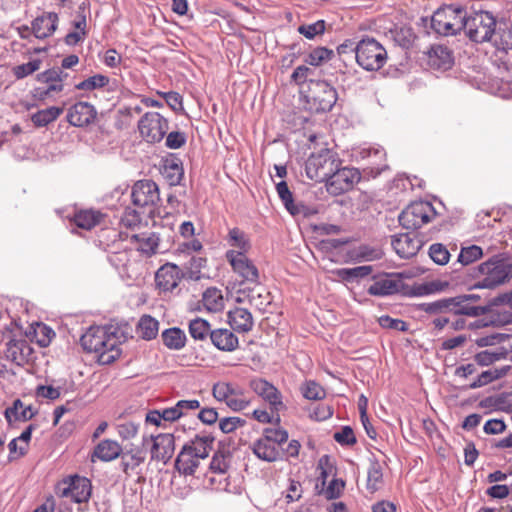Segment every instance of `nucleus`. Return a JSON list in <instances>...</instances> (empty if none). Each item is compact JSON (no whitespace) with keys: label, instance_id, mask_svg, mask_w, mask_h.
<instances>
[{"label":"nucleus","instance_id":"obj_1","mask_svg":"<svg viewBox=\"0 0 512 512\" xmlns=\"http://www.w3.org/2000/svg\"><path fill=\"white\" fill-rule=\"evenodd\" d=\"M214 438L205 436H196L186 443L180 450L175 460V468L184 476L194 475L200 465L201 460H205L212 449Z\"/></svg>","mask_w":512,"mask_h":512},{"label":"nucleus","instance_id":"obj_2","mask_svg":"<svg viewBox=\"0 0 512 512\" xmlns=\"http://www.w3.org/2000/svg\"><path fill=\"white\" fill-rule=\"evenodd\" d=\"M80 341L84 350L98 354L102 363H111L119 356L118 338L103 327L88 329Z\"/></svg>","mask_w":512,"mask_h":512},{"label":"nucleus","instance_id":"obj_3","mask_svg":"<svg viewBox=\"0 0 512 512\" xmlns=\"http://www.w3.org/2000/svg\"><path fill=\"white\" fill-rule=\"evenodd\" d=\"M479 276H483V279L475 283L473 288H495L512 277V264L501 255H495L473 269L472 277Z\"/></svg>","mask_w":512,"mask_h":512},{"label":"nucleus","instance_id":"obj_4","mask_svg":"<svg viewBox=\"0 0 512 512\" xmlns=\"http://www.w3.org/2000/svg\"><path fill=\"white\" fill-rule=\"evenodd\" d=\"M444 301L445 298H441L431 302L420 303L417 305V308L426 314L430 324L437 331H442L446 327H449L452 331L464 330L467 327V321L464 318L466 315L440 309L439 304Z\"/></svg>","mask_w":512,"mask_h":512},{"label":"nucleus","instance_id":"obj_5","mask_svg":"<svg viewBox=\"0 0 512 512\" xmlns=\"http://www.w3.org/2000/svg\"><path fill=\"white\" fill-rule=\"evenodd\" d=\"M340 164L337 153L328 148H323L318 152H313L308 157L305 163L306 175L316 182H328L333 173L336 172V167Z\"/></svg>","mask_w":512,"mask_h":512},{"label":"nucleus","instance_id":"obj_6","mask_svg":"<svg viewBox=\"0 0 512 512\" xmlns=\"http://www.w3.org/2000/svg\"><path fill=\"white\" fill-rule=\"evenodd\" d=\"M465 26L463 30L466 36L473 42L484 43L492 40L496 34V19L488 11H479L470 14H464Z\"/></svg>","mask_w":512,"mask_h":512},{"label":"nucleus","instance_id":"obj_7","mask_svg":"<svg viewBox=\"0 0 512 512\" xmlns=\"http://www.w3.org/2000/svg\"><path fill=\"white\" fill-rule=\"evenodd\" d=\"M351 52L355 54L356 62L367 71L381 69L387 60L385 48L374 38H364L357 43Z\"/></svg>","mask_w":512,"mask_h":512},{"label":"nucleus","instance_id":"obj_8","mask_svg":"<svg viewBox=\"0 0 512 512\" xmlns=\"http://www.w3.org/2000/svg\"><path fill=\"white\" fill-rule=\"evenodd\" d=\"M465 10L460 6L447 5L437 9L431 18V27L439 35H457L463 30Z\"/></svg>","mask_w":512,"mask_h":512},{"label":"nucleus","instance_id":"obj_9","mask_svg":"<svg viewBox=\"0 0 512 512\" xmlns=\"http://www.w3.org/2000/svg\"><path fill=\"white\" fill-rule=\"evenodd\" d=\"M436 216L433 205L427 201L413 202L399 215V222L405 229L416 230L429 223Z\"/></svg>","mask_w":512,"mask_h":512},{"label":"nucleus","instance_id":"obj_10","mask_svg":"<svg viewBox=\"0 0 512 512\" xmlns=\"http://www.w3.org/2000/svg\"><path fill=\"white\" fill-rule=\"evenodd\" d=\"M213 397L224 402L231 410L235 412L242 411L250 405V400L244 397V391L238 385L219 381L212 387Z\"/></svg>","mask_w":512,"mask_h":512},{"label":"nucleus","instance_id":"obj_11","mask_svg":"<svg viewBox=\"0 0 512 512\" xmlns=\"http://www.w3.org/2000/svg\"><path fill=\"white\" fill-rule=\"evenodd\" d=\"M168 129V120L158 112H147L138 121L140 136L148 143L160 142Z\"/></svg>","mask_w":512,"mask_h":512},{"label":"nucleus","instance_id":"obj_12","mask_svg":"<svg viewBox=\"0 0 512 512\" xmlns=\"http://www.w3.org/2000/svg\"><path fill=\"white\" fill-rule=\"evenodd\" d=\"M479 300L480 296L477 294H461L454 297H445V301L439 306L440 309L447 312L465 314L467 317H479L488 312V307L472 304Z\"/></svg>","mask_w":512,"mask_h":512},{"label":"nucleus","instance_id":"obj_13","mask_svg":"<svg viewBox=\"0 0 512 512\" xmlns=\"http://www.w3.org/2000/svg\"><path fill=\"white\" fill-rule=\"evenodd\" d=\"M142 444L146 448L150 446L151 461L168 463L175 451V438L171 433H160L158 435H144Z\"/></svg>","mask_w":512,"mask_h":512},{"label":"nucleus","instance_id":"obj_14","mask_svg":"<svg viewBox=\"0 0 512 512\" xmlns=\"http://www.w3.org/2000/svg\"><path fill=\"white\" fill-rule=\"evenodd\" d=\"M308 102L316 112H326L332 109L337 101L336 90L326 81H310Z\"/></svg>","mask_w":512,"mask_h":512},{"label":"nucleus","instance_id":"obj_15","mask_svg":"<svg viewBox=\"0 0 512 512\" xmlns=\"http://www.w3.org/2000/svg\"><path fill=\"white\" fill-rule=\"evenodd\" d=\"M131 197L139 209H151L160 201L159 188L152 180H139L132 187Z\"/></svg>","mask_w":512,"mask_h":512},{"label":"nucleus","instance_id":"obj_16","mask_svg":"<svg viewBox=\"0 0 512 512\" xmlns=\"http://www.w3.org/2000/svg\"><path fill=\"white\" fill-rule=\"evenodd\" d=\"M226 259L230 263L233 271L242 279L243 282L251 284L259 283V271L252 260L242 252H235L234 249L226 252Z\"/></svg>","mask_w":512,"mask_h":512},{"label":"nucleus","instance_id":"obj_17","mask_svg":"<svg viewBox=\"0 0 512 512\" xmlns=\"http://www.w3.org/2000/svg\"><path fill=\"white\" fill-rule=\"evenodd\" d=\"M56 493L60 497L71 498L75 503L86 502L91 494V483L85 477L75 476L70 481L59 483Z\"/></svg>","mask_w":512,"mask_h":512},{"label":"nucleus","instance_id":"obj_18","mask_svg":"<svg viewBox=\"0 0 512 512\" xmlns=\"http://www.w3.org/2000/svg\"><path fill=\"white\" fill-rule=\"evenodd\" d=\"M249 387L269 404L271 411L279 412L285 409L282 394L272 383L263 378H254L250 380Z\"/></svg>","mask_w":512,"mask_h":512},{"label":"nucleus","instance_id":"obj_19","mask_svg":"<svg viewBox=\"0 0 512 512\" xmlns=\"http://www.w3.org/2000/svg\"><path fill=\"white\" fill-rule=\"evenodd\" d=\"M360 180V172L352 167H336V172L333 173L327 182L328 190L335 195H339L351 190Z\"/></svg>","mask_w":512,"mask_h":512},{"label":"nucleus","instance_id":"obj_20","mask_svg":"<svg viewBox=\"0 0 512 512\" xmlns=\"http://www.w3.org/2000/svg\"><path fill=\"white\" fill-rule=\"evenodd\" d=\"M391 245L399 257L409 259L418 253L422 241L415 233L406 232L393 235Z\"/></svg>","mask_w":512,"mask_h":512},{"label":"nucleus","instance_id":"obj_21","mask_svg":"<svg viewBox=\"0 0 512 512\" xmlns=\"http://www.w3.org/2000/svg\"><path fill=\"white\" fill-rule=\"evenodd\" d=\"M96 116L97 111L95 107L88 102L81 101L69 108L66 118L75 127H85L93 123Z\"/></svg>","mask_w":512,"mask_h":512},{"label":"nucleus","instance_id":"obj_22","mask_svg":"<svg viewBox=\"0 0 512 512\" xmlns=\"http://www.w3.org/2000/svg\"><path fill=\"white\" fill-rule=\"evenodd\" d=\"M32 353V347L24 338L11 339L6 344L5 356L7 360L15 363L18 366H23L26 364L29 361Z\"/></svg>","mask_w":512,"mask_h":512},{"label":"nucleus","instance_id":"obj_23","mask_svg":"<svg viewBox=\"0 0 512 512\" xmlns=\"http://www.w3.org/2000/svg\"><path fill=\"white\" fill-rule=\"evenodd\" d=\"M180 280V269L177 265L172 263H166L161 266L155 275L157 287L164 292L175 289Z\"/></svg>","mask_w":512,"mask_h":512},{"label":"nucleus","instance_id":"obj_24","mask_svg":"<svg viewBox=\"0 0 512 512\" xmlns=\"http://www.w3.org/2000/svg\"><path fill=\"white\" fill-rule=\"evenodd\" d=\"M58 15L54 12H44L32 21V33L37 39L50 37L57 29Z\"/></svg>","mask_w":512,"mask_h":512},{"label":"nucleus","instance_id":"obj_25","mask_svg":"<svg viewBox=\"0 0 512 512\" xmlns=\"http://www.w3.org/2000/svg\"><path fill=\"white\" fill-rule=\"evenodd\" d=\"M121 462L122 471L130 476L131 472L135 471L146 459V449L141 443V446L132 445L130 448L122 450Z\"/></svg>","mask_w":512,"mask_h":512},{"label":"nucleus","instance_id":"obj_26","mask_svg":"<svg viewBox=\"0 0 512 512\" xmlns=\"http://www.w3.org/2000/svg\"><path fill=\"white\" fill-rule=\"evenodd\" d=\"M230 327L239 333H247L252 330L254 320L249 310L236 307L227 314Z\"/></svg>","mask_w":512,"mask_h":512},{"label":"nucleus","instance_id":"obj_27","mask_svg":"<svg viewBox=\"0 0 512 512\" xmlns=\"http://www.w3.org/2000/svg\"><path fill=\"white\" fill-rule=\"evenodd\" d=\"M59 68L48 69L37 75V80L47 85L45 90L41 92L43 95H49L63 90V81L67 77Z\"/></svg>","mask_w":512,"mask_h":512},{"label":"nucleus","instance_id":"obj_28","mask_svg":"<svg viewBox=\"0 0 512 512\" xmlns=\"http://www.w3.org/2000/svg\"><path fill=\"white\" fill-rule=\"evenodd\" d=\"M252 450L259 459L267 462H275L282 457L281 449L263 435L254 442Z\"/></svg>","mask_w":512,"mask_h":512},{"label":"nucleus","instance_id":"obj_29","mask_svg":"<svg viewBox=\"0 0 512 512\" xmlns=\"http://www.w3.org/2000/svg\"><path fill=\"white\" fill-rule=\"evenodd\" d=\"M210 339L212 344L221 351H234L239 344L238 337L226 328L212 330Z\"/></svg>","mask_w":512,"mask_h":512},{"label":"nucleus","instance_id":"obj_30","mask_svg":"<svg viewBox=\"0 0 512 512\" xmlns=\"http://www.w3.org/2000/svg\"><path fill=\"white\" fill-rule=\"evenodd\" d=\"M453 64L451 51L442 45L432 47L429 52V65L438 70H447Z\"/></svg>","mask_w":512,"mask_h":512},{"label":"nucleus","instance_id":"obj_31","mask_svg":"<svg viewBox=\"0 0 512 512\" xmlns=\"http://www.w3.org/2000/svg\"><path fill=\"white\" fill-rule=\"evenodd\" d=\"M121 453L122 447L117 441L105 439L96 445L93 456L102 461L108 462L119 457Z\"/></svg>","mask_w":512,"mask_h":512},{"label":"nucleus","instance_id":"obj_32","mask_svg":"<svg viewBox=\"0 0 512 512\" xmlns=\"http://www.w3.org/2000/svg\"><path fill=\"white\" fill-rule=\"evenodd\" d=\"M36 410L31 406H24L23 402L19 399L15 400L13 406L5 410V418L10 423L12 421H27L30 420L35 414Z\"/></svg>","mask_w":512,"mask_h":512},{"label":"nucleus","instance_id":"obj_33","mask_svg":"<svg viewBox=\"0 0 512 512\" xmlns=\"http://www.w3.org/2000/svg\"><path fill=\"white\" fill-rule=\"evenodd\" d=\"M373 271L372 266L364 265L353 268H339L332 271V274L345 282H354L370 275Z\"/></svg>","mask_w":512,"mask_h":512},{"label":"nucleus","instance_id":"obj_34","mask_svg":"<svg viewBox=\"0 0 512 512\" xmlns=\"http://www.w3.org/2000/svg\"><path fill=\"white\" fill-rule=\"evenodd\" d=\"M103 217L104 214L98 210H81L75 214L74 222L79 228L90 230L96 225H99Z\"/></svg>","mask_w":512,"mask_h":512},{"label":"nucleus","instance_id":"obj_35","mask_svg":"<svg viewBox=\"0 0 512 512\" xmlns=\"http://www.w3.org/2000/svg\"><path fill=\"white\" fill-rule=\"evenodd\" d=\"M161 337L163 344L171 350H180L186 344V335L184 331L178 327L165 329Z\"/></svg>","mask_w":512,"mask_h":512},{"label":"nucleus","instance_id":"obj_36","mask_svg":"<svg viewBox=\"0 0 512 512\" xmlns=\"http://www.w3.org/2000/svg\"><path fill=\"white\" fill-rule=\"evenodd\" d=\"M204 307L210 312H218L224 307L222 291L216 287L207 288L202 296Z\"/></svg>","mask_w":512,"mask_h":512},{"label":"nucleus","instance_id":"obj_37","mask_svg":"<svg viewBox=\"0 0 512 512\" xmlns=\"http://www.w3.org/2000/svg\"><path fill=\"white\" fill-rule=\"evenodd\" d=\"M159 332V322L150 315H144L140 318L137 325V333L144 340L156 338Z\"/></svg>","mask_w":512,"mask_h":512},{"label":"nucleus","instance_id":"obj_38","mask_svg":"<svg viewBox=\"0 0 512 512\" xmlns=\"http://www.w3.org/2000/svg\"><path fill=\"white\" fill-rule=\"evenodd\" d=\"M372 296H388L398 292V282L390 278H380L367 290Z\"/></svg>","mask_w":512,"mask_h":512},{"label":"nucleus","instance_id":"obj_39","mask_svg":"<svg viewBox=\"0 0 512 512\" xmlns=\"http://www.w3.org/2000/svg\"><path fill=\"white\" fill-rule=\"evenodd\" d=\"M63 113V108L51 106L31 115V121L36 127H45L54 122Z\"/></svg>","mask_w":512,"mask_h":512},{"label":"nucleus","instance_id":"obj_40","mask_svg":"<svg viewBox=\"0 0 512 512\" xmlns=\"http://www.w3.org/2000/svg\"><path fill=\"white\" fill-rule=\"evenodd\" d=\"M133 238L137 242V249L147 256H151L157 252L159 237L155 233L133 235Z\"/></svg>","mask_w":512,"mask_h":512},{"label":"nucleus","instance_id":"obj_41","mask_svg":"<svg viewBox=\"0 0 512 512\" xmlns=\"http://www.w3.org/2000/svg\"><path fill=\"white\" fill-rule=\"evenodd\" d=\"M509 367H503L501 369L493 368L483 371L478 377L468 385L469 389H476L491 383L493 380L499 379L504 376Z\"/></svg>","mask_w":512,"mask_h":512},{"label":"nucleus","instance_id":"obj_42","mask_svg":"<svg viewBox=\"0 0 512 512\" xmlns=\"http://www.w3.org/2000/svg\"><path fill=\"white\" fill-rule=\"evenodd\" d=\"M211 332L210 324L205 319L197 317L189 323V334L194 340L203 341L210 337Z\"/></svg>","mask_w":512,"mask_h":512},{"label":"nucleus","instance_id":"obj_43","mask_svg":"<svg viewBox=\"0 0 512 512\" xmlns=\"http://www.w3.org/2000/svg\"><path fill=\"white\" fill-rule=\"evenodd\" d=\"M228 243L230 246L237 248L235 252L246 254L250 249V241L248 236L239 228H232L228 233Z\"/></svg>","mask_w":512,"mask_h":512},{"label":"nucleus","instance_id":"obj_44","mask_svg":"<svg viewBox=\"0 0 512 512\" xmlns=\"http://www.w3.org/2000/svg\"><path fill=\"white\" fill-rule=\"evenodd\" d=\"M383 252L380 248L371 247L369 245H360L351 255L352 260L360 261H375L381 259Z\"/></svg>","mask_w":512,"mask_h":512},{"label":"nucleus","instance_id":"obj_45","mask_svg":"<svg viewBox=\"0 0 512 512\" xmlns=\"http://www.w3.org/2000/svg\"><path fill=\"white\" fill-rule=\"evenodd\" d=\"M482 256V248L477 245L463 247L458 255L457 261L453 265L456 266L460 264L461 267H465L479 260Z\"/></svg>","mask_w":512,"mask_h":512},{"label":"nucleus","instance_id":"obj_46","mask_svg":"<svg viewBox=\"0 0 512 512\" xmlns=\"http://www.w3.org/2000/svg\"><path fill=\"white\" fill-rule=\"evenodd\" d=\"M163 175L169 185L176 186L180 184L184 175V170L180 163L169 161L166 162L163 167Z\"/></svg>","mask_w":512,"mask_h":512},{"label":"nucleus","instance_id":"obj_47","mask_svg":"<svg viewBox=\"0 0 512 512\" xmlns=\"http://www.w3.org/2000/svg\"><path fill=\"white\" fill-rule=\"evenodd\" d=\"M383 480L382 468L379 462L372 461L367 472V489L371 492L378 490Z\"/></svg>","mask_w":512,"mask_h":512},{"label":"nucleus","instance_id":"obj_48","mask_svg":"<svg viewBox=\"0 0 512 512\" xmlns=\"http://www.w3.org/2000/svg\"><path fill=\"white\" fill-rule=\"evenodd\" d=\"M276 191L281 199L283 205L287 209L289 213H298L299 211L295 207V202L293 199L292 192L290 191L287 183L285 181H281L276 184Z\"/></svg>","mask_w":512,"mask_h":512},{"label":"nucleus","instance_id":"obj_49","mask_svg":"<svg viewBox=\"0 0 512 512\" xmlns=\"http://www.w3.org/2000/svg\"><path fill=\"white\" fill-rule=\"evenodd\" d=\"M332 56V50L325 47H318L308 54V56L305 58V62L312 66H319L323 62L330 60Z\"/></svg>","mask_w":512,"mask_h":512},{"label":"nucleus","instance_id":"obj_50","mask_svg":"<svg viewBox=\"0 0 512 512\" xmlns=\"http://www.w3.org/2000/svg\"><path fill=\"white\" fill-rule=\"evenodd\" d=\"M301 392L308 400H321L326 396L325 390L315 381H307L301 387Z\"/></svg>","mask_w":512,"mask_h":512},{"label":"nucleus","instance_id":"obj_51","mask_svg":"<svg viewBox=\"0 0 512 512\" xmlns=\"http://www.w3.org/2000/svg\"><path fill=\"white\" fill-rule=\"evenodd\" d=\"M109 83V78L107 76L97 74L94 76H91L82 82L78 83L75 87L78 90H94L97 88H102L106 86Z\"/></svg>","mask_w":512,"mask_h":512},{"label":"nucleus","instance_id":"obj_52","mask_svg":"<svg viewBox=\"0 0 512 512\" xmlns=\"http://www.w3.org/2000/svg\"><path fill=\"white\" fill-rule=\"evenodd\" d=\"M429 256L438 265H445L450 259L448 249L441 243H434L430 246Z\"/></svg>","mask_w":512,"mask_h":512},{"label":"nucleus","instance_id":"obj_53","mask_svg":"<svg viewBox=\"0 0 512 512\" xmlns=\"http://www.w3.org/2000/svg\"><path fill=\"white\" fill-rule=\"evenodd\" d=\"M326 23L324 20H318L311 24H302L298 27V32L308 39H313L317 35L324 33Z\"/></svg>","mask_w":512,"mask_h":512},{"label":"nucleus","instance_id":"obj_54","mask_svg":"<svg viewBox=\"0 0 512 512\" xmlns=\"http://www.w3.org/2000/svg\"><path fill=\"white\" fill-rule=\"evenodd\" d=\"M34 334L37 343L41 347H46L50 344L52 338L55 336V332L43 323H37L34 328Z\"/></svg>","mask_w":512,"mask_h":512},{"label":"nucleus","instance_id":"obj_55","mask_svg":"<svg viewBox=\"0 0 512 512\" xmlns=\"http://www.w3.org/2000/svg\"><path fill=\"white\" fill-rule=\"evenodd\" d=\"M40 66L41 60L34 59L32 61H29L28 63H24L13 67L12 71L17 79H22L39 70Z\"/></svg>","mask_w":512,"mask_h":512},{"label":"nucleus","instance_id":"obj_56","mask_svg":"<svg viewBox=\"0 0 512 512\" xmlns=\"http://www.w3.org/2000/svg\"><path fill=\"white\" fill-rule=\"evenodd\" d=\"M108 261L116 269H125L130 262V252L126 249L120 251H110L108 254Z\"/></svg>","mask_w":512,"mask_h":512},{"label":"nucleus","instance_id":"obj_57","mask_svg":"<svg viewBox=\"0 0 512 512\" xmlns=\"http://www.w3.org/2000/svg\"><path fill=\"white\" fill-rule=\"evenodd\" d=\"M142 214H144V211L128 207L121 216V224L127 228H134L141 223Z\"/></svg>","mask_w":512,"mask_h":512},{"label":"nucleus","instance_id":"obj_58","mask_svg":"<svg viewBox=\"0 0 512 512\" xmlns=\"http://www.w3.org/2000/svg\"><path fill=\"white\" fill-rule=\"evenodd\" d=\"M263 436L270 442H274L279 448L281 444L288 440V432L282 428H265Z\"/></svg>","mask_w":512,"mask_h":512},{"label":"nucleus","instance_id":"obj_59","mask_svg":"<svg viewBox=\"0 0 512 512\" xmlns=\"http://www.w3.org/2000/svg\"><path fill=\"white\" fill-rule=\"evenodd\" d=\"M334 440L340 445H354L356 443V437L353 429L350 426H344L340 431L335 432Z\"/></svg>","mask_w":512,"mask_h":512},{"label":"nucleus","instance_id":"obj_60","mask_svg":"<svg viewBox=\"0 0 512 512\" xmlns=\"http://www.w3.org/2000/svg\"><path fill=\"white\" fill-rule=\"evenodd\" d=\"M379 324L382 328H386V329H392V330L402 331V332L408 330V325L405 321H403L401 319L392 318L388 315L381 316L379 318Z\"/></svg>","mask_w":512,"mask_h":512},{"label":"nucleus","instance_id":"obj_61","mask_svg":"<svg viewBox=\"0 0 512 512\" xmlns=\"http://www.w3.org/2000/svg\"><path fill=\"white\" fill-rule=\"evenodd\" d=\"M246 421L240 417H226L219 421V428L223 433H232L238 427L244 426Z\"/></svg>","mask_w":512,"mask_h":512},{"label":"nucleus","instance_id":"obj_62","mask_svg":"<svg viewBox=\"0 0 512 512\" xmlns=\"http://www.w3.org/2000/svg\"><path fill=\"white\" fill-rule=\"evenodd\" d=\"M158 95L163 97L167 105L175 112L183 110L182 96L174 91L170 92H157Z\"/></svg>","mask_w":512,"mask_h":512},{"label":"nucleus","instance_id":"obj_63","mask_svg":"<svg viewBox=\"0 0 512 512\" xmlns=\"http://www.w3.org/2000/svg\"><path fill=\"white\" fill-rule=\"evenodd\" d=\"M116 429H117L118 435L123 440H129V439L134 438L137 435L138 429H139V424H136L134 422H125V423L118 424L116 426Z\"/></svg>","mask_w":512,"mask_h":512},{"label":"nucleus","instance_id":"obj_64","mask_svg":"<svg viewBox=\"0 0 512 512\" xmlns=\"http://www.w3.org/2000/svg\"><path fill=\"white\" fill-rule=\"evenodd\" d=\"M499 40L495 39L494 45L498 50L508 51L512 49V32L507 28L497 33Z\"/></svg>","mask_w":512,"mask_h":512}]
</instances>
